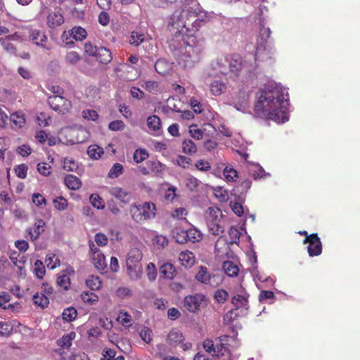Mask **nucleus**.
<instances>
[{"instance_id": "obj_1", "label": "nucleus", "mask_w": 360, "mask_h": 360, "mask_svg": "<svg viewBox=\"0 0 360 360\" xmlns=\"http://www.w3.org/2000/svg\"><path fill=\"white\" fill-rule=\"evenodd\" d=\"M210 20V14L200 9L196 1L190 4H181V8L175 10L169 18L167 30L186 44V55L182 59L186 68L192 67L200 60L202 49L195 34Z\"/></svg>"}, {"instance_id": "obj_2", "label": "nucleus", "mask_w": 360, "mask_h": 360, "mask_svg": "<svg viewBox=\"0 0 360 360\" xmlns=\"http://www.w3.org/2000/svg\"><path fill=\"white\" fill-rule=\"evenodd\" d=\"M288 93L277 84L265 86L255 105V112L259 117L280 123L288 120L286 111Z\"/></svg>"}, {"instance_id": "obj_3", "label": "nucleus", "mask_w": 360, "mask_h": 360, "mask_svg": "<svg viewBox=\"0 0 360 360\" xmlns=\"http://www.w3.org/2000/svg\"><path fill=\"white\" fill-rule=\"evenodd\" d=\"M219 71L224 75L231 74V77H238L245 69V63L238 54L228 56L224 60L222 58L217 61Z\"/></svg>"}, {"instance_id": "obj_4", "label": "nucleus", "mask_w": 360, "mask_h": 360, "mask_svg": "<svg viewBox=\"0 0 360 360\" xmlns=\"http://www.w3.org/2000/svg\"><path fill=\"white\" fill-rule=\"evenodd\" d=\"M156 205L152 202H145L143 204H131L129 214L136 223L143 224L155 217Z\"/></svg>"}, {"instance_id": "obj_5", "label": "nucleus", "mask_w": 360, "mask_h": 360, "mask_svg": "<svg viewBox=\"0 0 360 360\" xmlns=\"http://www.w3.org/2000/svg\"><path fill=\"white\" fill-rule=\"evenodd\" d=\"M142 257V252L136 248H131L127 255L126 263L127 274L131 279H138L141 276Z\"/></svg>"}, {"instance_id": "obj_6", "label": "nucleus", "mask_w": 360, "mask_h": 360, "mask_svg": "<svg viewBox=\"0 0 360 360\" xmlns=\"http://www.w3.org/2000/svg\"><path fill=\"white\" fill-rule=\"evenodd\" d=\"M207 223L210 232L214 236H221L225 231L222 213L220 209L210 207L207 217Z\"/></svg>"}, {"instance_id": "obj_7", "label": "nucleus", "mask_w": 360, "mask_h": 360, "mask_svg": "<svg viewBox=\"0 0 360 360\" xmlns=\"http://www.w3.org/2000/svg\"><path fill=\"white\" fill-rule=\"evenodd\" d=\"M84 51L89 56L96 58L102 64L107 65L112 60V53L110 49L103 46H95L89 41L85 43Z\"/></svg>"}, {"instance_id": "obj_8", "label": "nucleus", "mask_w": 360, "mask_h": 360, "mask_svg": "<svg viewBox=\"0 0 360 360\" xmlns=\"http://www.w3.org/2000/svg\"><path fill=\"white\" fill-rule=\"evenodd\" d=\"M207 299L201 293L189 295L184 297V307L191 313L195 314L200 311L201 308L207 305Z\"/></svg>"}, {"instance_id": "obj_9", "label": "nucleus", "mask_w": 360, "mask_h": 360, "mask_svg": "<svg viewBox=\"0 0 360 360\" xmlns=\"http://www.w3.org/2000/svg\"><path fill=\"white\" fill-rule=\"evenodd\" d=\"M48 102L53 110L63 115L69 112L72 108L71 102L60 95L49 96Z\"/></svg>"}, {"instance_id": "obj_10", "label": "nucleus", "mask_w": 360, "mask_h": 360, "mask_svg": "<svg viewBox=\"0 0 360 360\" xmlns=\"http://www.w3.org/2000/svg\"><path fill=\"white\" fill-rule=\"evenodd\" d=\"M65 132L66 136L70 137L67 141L70 144L84 143L89 136L88 131L82 127L68 129Z\"/></svg>"}, {"instance_id": "obj_11", "label": "nucleus", "mask_w": 360, "mask_h": 360, "mask_svg": "<svg viewBox=\"0 0 360 360\" xmlns=\"http://www.w3.org/2000/svg\"><path fill=\"white\" fill-rule=\"evenodd\" d=\"M303 244H308V255L313 257L322 253V243L317 233H311L307 238H304Z\"/></svg>"}, {"instance_id": "obj_12", "label": "nucleus", "mask_w": 360, "mask_h": 360, "mask_svg": "<svg viewBox=\"0 0 360 360\" xmlns=\"http://www.w3.org/2000/svg\"><path fill=\"white\" fill-rule=\"evenodd\" d=\"M89 245L95 268L100 271L105 270L107 267V263L103 253L96 246L92 240H89Z\"/></svg>"}, {"instance_id": "obj_13", "label": "nucleus", "mask_w": 360, "mask_h": 360, "mask_svg": "<svg viewBox=\"0 0 360 360\" xmlns=\"http://www.w3.org/2000/svg\"><path fill=\"white\" fill-rule=\"evenodd\" d=\"M30 40L38 46L43 49L50 50L51 49V43L49 41L48 37L44 32L39 30H33L30 34Z\"/></svg>"}, {"instance_id": "obj_14", "label": "nucleus", "mask_w": 360, "mask_h": 360, "mask_svg": "<svg viewBox=\"0 0 360 360\" xmlns=\"http://www.w3.org/2000/svg\"><path fill=\"white\" fill-rule=\"evenodd\" d=\"M75 270L71 266H68L65 269L61 271L57 276V285L64 290H68L71 284L70 276L74 275Z\"/></svg>"}, {"instance_id": "obj_15", "label": "nucleus", "mask_w": 360, "mask_h": 360, "mask_svg": "<svg viewBox=\"0 0 360 360\" xmlns=\"http://www.w3.org/2000/svg\"><path fill=\"white\" fill-rule=\"evenodd\" d=\"M274 51L272 49H268L266 46V41L256 47L255 53V59L257 60H266L271 58Z\"/></svg>"}, {"instance_id": "obj_16", "label": "nucleus", "mask_w": 360, "mask_h": 360, "mask_svg": "<svg viewBox=\"0 0 360 360\" xmlns=\"http://www.w3.org/2000/svg\"><path fill=\"white\" fill-rule=\"evenodd\" d=\"M156 72L162 76L170 75L173 70V63L168 62L165 59H158L155 63Z\"/></svg>"}, {"instance_id": "obj_17", "label": "nucleus", "mask_w": 360, "mask_h": 360, "mask_svg": "<svg viewBox=\"0 0 360 360\" xmlns=\"http://www.w3.org/2000/svg\"><path fill=\"white\" fill-rule=\"evenodd\" d=\"M45 225V221L43 219H37L34 224L33 229L29 228L27 229L32 241H36L40 235L44 232Z\"/></svg>"}, {"instance_id": "obj_18", "label": "nucleus", "mask_w": 360, "mask_h": 360, "mask_svg": "<svg viewBox=\"0 0 360 360\" xmlns=\"http://www.w3.org/2000/svg\"><path fill=\"white\" fill-rule=\"evenodd\" d=\"M229 335H222L215 340V349H216V356H224L226 353H229V346H228V338Z\"/></svg>"}, {"instance_id": "obj_19", "label": "nucleus", "mask_w": 360, "mask_h": 360, "mask_svg": "<svg viewBox=\"0 0 360 360\" xmlns=\"http://www.w3.org/2000/svg\"><path fill=\"white\" fill-rule=\"evenodd\" d=\"M64 22L63 15L56 11H51L47 16V25L49 27L55 28Z\"/></svg>"}, {"instance_id": "obj_20", "label": "nucleus", "mask_w": 360, "mask_h": 360, "mask_svg": "<svg viewBox=\"0 0 360 360\" xmlns=\"http://www.w3.org/2000/svg\"><path fill=\"white\" fill-rule=\"evenodd\" d=\"M110 194L124 203L129 202L131 199L130 193L120 187L112 188Z\"/></svg>"}, {"instance_id": "obj_21", "label": "nucleus", "mask_w": 360, "mask_h": 360, "mask_svg": "<svg viewBox=\"0 0 360 360\" xmlns=\"http://www.w3.org/2000/svg\"><path fill=\"white\" fill-rule=\"evenodd\" d=\"M179 260L182 266L191 267L195 263V257L192 252L186 250L179 254Z\"/></svg>"}, {"instance_id": "obj_22", "label": "nucleus", "mask_w": 360, "mask_h": 360, "mask_svg": "<svg viewBox=\"0 0 360 360\" xmlns=\"http://www.w3.org/2000/svg\"><path fill=\"white\" fill-rule=\"evenodd\" d=\"M184 340L183 334L177 329H172L167 335L169 345L176 346L178 343H182Z\"/></svg>"}, {"instance_id": "obj_23", "label": "nucleus", "mask_w": 360, "mask_h": 360, "mask_svg": "<svg viewBox=\"0 0 360 360\" xmlns=\"http://www.w3.org/2000/svg\"><path fill=\"white\" fill-rule=\"evenodd\" d=\"M249 295L246 292L238 294L232 297L231 302L236 307V309L245 307L247 309L248 304Z\"/></svg>"}, {"instance_id": "obj_24", "label": "nucleus", "mask_w": 360, "mask_h": 360, "mask_svg": "<svg viewBox=\"0 0 360 360\" xmlns=\"http://www.w3.org/2000/svg\"><path fill=\"white\" fill-rule=\"evenodd\" d=\"M175 274V267L170 263H165L160 268V274L164 278L172 279Z\"/></svg>"}, {"instance_id": "obj_25", "label": "nucleus", "mask_w": 360, "mask_h": 360, "mask_svg": "<svg viewBox=\"0 0 360 360\" xmlns=\"http://www.w3.org/2000/svg\"><path fill=\"white\" fill-rule=\"evenodd\" d=\"M64 182L66 186L70 190L76 191L82 186L81 180L76 176L68 174L65 176Z\"/></svg>"}, {"instance_id": "obj_26", "label": "nucleus", "mask_w": 360, "mask_h": 360, "mask_svg": "<svg viewBox=\"0 0 360 360\" xmlns=\"http://www.w3.org/2000/svg\"><path fill=\"white\" fill-rule=\"evenodd\" d=\"M10 120L12 123V127L15 129H20L25 124V115L22 112L12 113L10 117Z\"/></svg>"}, {"instance_id": "obj_27", "label": "nucleus", "mask_w": 360, "mask_h": 360, "mask_svg": "<svg viewBox=\"0 0 360 360\" xmlns=\"http://www.w3.org/2000/svg\"><path fill=\"white\" fill-rule=\"evenodd\" d=\"M142 87L147 91L153 94H158L162 91V89L160 85L159 82L155 80H147L145 81L144 84H142Z\"/></svg>"}, {"instance_id": "obj_28", "label": "nucleus", "mask_w": 360, "mask_h": 360, "mask_svg": "<svg viewBox=\"0 0 360 360\" xmlns=\"http://www.w3.org/2000/svg\"><path fill=\"white\" fill-rule=\"evenodd\" d=\"M182 152L185 154L193 155L197 152V146L191 139H184L181 144Z\"/></svg>"}, {"instance_id": "obj_29", "label": "nucleus", "mask_w": 360, "mask_h": 360, "mask_svg": "<svg viewBox=\"0 0 360 360\" xmlns=\"http://www.w3.org/2000/svg\"><path fill=\"white\" fill-rule=\"evenodd\" d=\"M223 269L228 276H236L238 274V266L231 261H226L223 263Z\"/></svg>"}, {"instance_id": "obj_30", "label": "nucleus", "mask_w": 360, "mask_h": 360, "mask_svg": "<svg viewBox=\"0 0 360 360\" xmlns=\"http://www.w3.org/2000/svg\"><path fill=\"white\" fill-rule=\"evenodd\" d=\"M147 126L152 131H159L162 127L160 118L155 115L149 116L147 118Z\"/></svg>"}, {"instance_id": "obj_31", "label": "nucleus", "mask_w": 360, "mask_h": 360, "mask_svg": "<svg viewBox=\"0 0 360 360\" xmlns=\"http://www.w3.org/2000/svg\"><path fill=\"white\" fill-rule=\"evenodd\" d=\"M210 91L214 96H219L224 93L226 89V86L224 83L215 80L210 84Z\"/></svg>"}, {"instance_id": "obj_32", "label": "nucleus", "mask_w": 360, "mask_h": 360, "mask_svg": "<svg viewBox=\"0 0 360 360\" xmlns=\"http://www.w3.org/2000/svg\"><path fill=\"white\" fill-rule=\"evenodd\" d=\"M172 162L183 169H188L191 165V159L188 157L179 155L175 160H172Z\"/></svg>"}, {"instance_id": "obj_33", "label": "nucleus", "mask_w": 360, "mask_h": 360, "mask_svg": "<svg viewBox=\"0 0 360 360\" xmlns=\"http://www.w3.org/2000/svg\"><path fill=\"white\" fill-rule=\"evenodd\" d=\"M68 35L73 34V39L75 41H82L87 36L86 31L82 27H75L71 29V32H68Z\"/></svg>"}, {"instance_id": "obj_34", "label": "nucleus", "mask_w": 360, "mask_h": 360, "mask_svg": "<svg viewBox=\"0 0 360 360\" xmlns=\"http://www.w3.org/2000/svg\"><path fill=\"white\" fill-rule=\"evenodd\" d=\"M87 154L91 159L98 160L103 154V150L97 145H91L88 148Z\"/></svg>"}, {"instance_id": "obj_35", "label": "nucleus", "mask_w": 360, "mask_h": 360, "mask_svg": "<svg viewBox=\"0 0 360 360\" xmlns=\"http://www.w3.org/2000/svg\"><path fill=\"white\" fill-rule=\"evenodd\" d=\"M82 301L88 304H95L98 301V296L93 292H84L81 295Z\"/></svg>"}, {"instance_id": "obj_36", "label": "nucleus", "mask_w": 360, "mask_h": 360, "mask_svg": "<svg viewBox=\"0 0 360 360\" xmlns=\"http://www.w3.org/2000/svg\"><path fill=\"white\" fill-rule=\"evenodd\" d=\"M80 60L81 56L76 51L68 52L65 56V61L68 65H76Z\"/></svg>"}, {"instance_id": "obj_37", "label": "nucleus", "mask_w": 360, "mask_h": 360, "mask_svg": "<svg viewBox=\"0 0 360 360\" xmlns=\"http://www.w3.org/2000/svg\"><path fill=\"white\" fill-rule=\"evenodd\" d=\"M63 168L68 172H77L78 165L73 158H65L63 160Z\"/></svg>"}, {"instance_id": "obj_38", "label": "nucleus", "mask_w": 360, "mask_h": 360, "mask_svg": "<svg viewBox=\"0 0 360 360\" xmlns=\"http://www.w3.org/2000/svg\"><path fill=\"white\" fill-rule=\"evenodd\" d=\"M72 335L75 336V333H71L70 335H63L61 339L58 340V345L61 347V349H59L58 350L60 354H62L60 350L63 349H68L72 345Z\"/></svg>"}, {"instance_id": "obj_39", "label": "nucleus", "mask_w": 360, "mask_h": 360, "mask_svg": "<svg viewBox=\"0 0 360 360\" xmlns=\"http://www.w3.org/2000/svg\"><path fill=\"white\" fill-rule=\"evenodd\" d=\"M45 262L47 267L50 269H54L59 266L60 264V261L58 257H57L56 255L53 253L46 255Z\"/></svg>"}, {"instance_id": "obj_40", "label": "nucleus", "mask_w": 360, "mask_h": 360, "mask_svg": "<svg viewBox=\"0 0 360 360\" xmlns=\"http://www.w3.org/2000/svg\"><path fill=\"white\" fill-rule=\"evenodd\" d=\"M86 284L88 288L92 290H97L100 289L102 285L101 281L98 276H90L86 281Z\"/></svg>"}, {"instance_id": "obj_41", "label": "nucleus", "mask_w": 360, "mask_h": 360, "mask_svg": "<svg viewBox=\"0 0 360 360\" xmlns=\"http://www.w3.org/2000/svg\"><path fill=\"white\" fill-rule=\"evenodd\" d=\"M195 278L202 283H208L210 280V275L207 271V269L205 266H200L195 275Z\"/></svg>"}, {"instance_id": "obj_42", "label": "nucleus", "mask_w": 360, "mask_h": 360, "mask_svg": "<svg viewBox=\"0 0 360 360\" xmlns=\"http://www.w3.org/2000/svg\"><path fill=\"white\" fill-rule=\"evenodd\" d=\"M62 316L65 321L71 322L76 319L77 311L74 307H68L63 310Z\"/></svg>"}, {"instance_id": "obj_43", "label": "nucleus", "mask_w": 360, "mask_h": 360, "mask_svg": "<svg viewBox=\"0 0 360 360\" xmlns=\"http://www.w3.org/2000/svg\"><path fill=\"white\" fill-rule=\"evenodd\" d=\"M117 320L125 327H129L131 325V316L126 311H120Z\"/></svg>"}, {"instance_id": "obj_44", "label": "nucleus", "mask_w": 360, "mask_h": 360, "mask_svg": "<svg viewBox=\"0 0 360 360\" xmlns=\"http://www.w3.org/2000/svg\"><path fill=\"white\" fill-rule=\"evenodd\" d=\"M172 236L179 243L183 244L188 242V233H186V230H179L176 229L172 231Z\"/></svg>"}, {"instance_id": "obj_45", "label": "nucleus", "mask_w": 360, "mask_h": 360, "mask_svg": "<svg viewBox=\"0 0 360 360\" xmlns=\"http://www.w3.org/2000/svg\"><path fill=\"white\" fill-rule=\"evenodd\" d=\"M124 172L123 166L120 163H115L113 165L112 168L110 169L108 176L110 179L117 178Z\"/></svg>"}, {"instance_id": "obj_46", "label": "nucleus", "mask_w": 360, "mask_h": 360, "mask_svg": "<svg viewBox=\"0 0 360 360\" xmlns=\"http://www.w3.org/2000/svg\"><path fill=\"white\" fill-rule=\"evenodd\" d=\"M149 155L146 149H136L134 153L133 159L136 163H141L148 158Z\"/></svg>"}, {"instance_id": "obj_47", "label": "nucleus", "mask_w": 360, "mask_h": 360, "mask_svg": "<svg viewBox=\"0 0 360 360\" xmlns=\"http://www.w3.org/2000/svg\"><path fill=\"white\" fill-rule=\"evenodd\" d=\"M186 233H188V241L195 243V241H199L202 238V233L196 229H190L188 230H186Z\"/></svg>"}, {"instance_id": "obj_48", "label": "nucleus", "mask_w": 360, "mask_h": 360, "mask_svg": "<svg viewBox=\"0 0 360 360\" xmlns=\"http://www.w3.org/2000/svg\"><path fill=\"white\" fill-rule=\"evenodd\" d=\"M237 309H233L229 310L227 313H226L223 317L224 323L226 325H230L233 323V322L237 319L238 316V314L237 312Z\"/></svg>"}, {"instance_id": "obj_49", "label": "nucleus", "mask_w": 360, "mask_h": 360, "mask_svg": "<svg viewBox=\"0 0 360 360\" xmlns=\"http://www.w3.org/2000/svg\"><path fill=\"white\" fill-rule=\"evenodd\" d=\"M148 167L153 172L156 174H161L165 169V165L159 161H149L147 162Z\"/></svg>"}, {"instance_id": "obj_50", "label": "nucleus", "mask_w": 360, "mask_h": 360, "mask_svg": "<svg viewBox=\"0 0 360 360\" xmlns=\"http://www.w3.org/2000/svg\"><path fill=\"white\" fill-rule=\"evenodd\" d=\"M223 174L227 181H235L238 178V172L233 168L228 167H225L223 171Z\"/></svg>"}, {"instance_id": "obj_51", "label": "nucleus", "mask_w": 360, "mask_h": 360, "mask_svg": "<svg viewBox=\"0 0 360 360\" xmlns=\"http://www.w3.org/2000/svg\"><path fill=\"white\" fill-rule=\"evenodd\" d=\"M152 330L148 327H143L139 333V336L146 344H149L152 341Z\"/></svg>"}, {"instance_id": "obj_52", "label": "nucleus", "mask_w": 360, "mask_h": 360, "mask_svg": "<svg viewBox=\"0 0 360 360\" xmlns=\"http://www.w3.org/2000/svg\"><path fill=\"white\" fill-rule=\"evenodd\" d=\"M33 301L36 305H38L42 308L48 307L49 304V298L44 295H36L33 297Z\"/></svg>"}, {"instance_id": "obj_53", "label": "nucleus", "mask_w": 360, "mask_h": 360, "mask_svg": "<svg viewBox=\"0 0 360 360\" xmlns=\"http://www.w3.org/2000/svg\"><path fill=\"white\" fill-rule=\"evenodd\" d=\"M144 41V35L138 32H131L129 43L136 46H139L141 43Z\"/></svg>"}, {"instance_id": "obj_54", "label": "nucleus", "mask_w": 360, "mask_h": 360, "mask_svg": "<svg viewBox=\"0 0 360 360\" xmlns=\"http://www.w3.org/2000/svg\"><path fill=\"white\" fill-rule=\"evenodd\" d=\"M187 214H188V212L184 207H179V208L174 209L171 212V217L173 219H178V220L186 219V216Z\"/></svg>"}, {"instance_id": "obj_55", "label": "nucleus", "mask_w": 360, "mask_h": 360, "mask_svg": "<svg viewBox=\"0 0 360 360\" xmlns=\"http://www.w3.org/2000/svg\"><path fill=\"white\" fill-rule=\"evenodd\" d=\"M153 244L159 248H165L168 245L169 240L167 238L162 235H158L153 240Z\"/></svg>"}, {"instance_id": "obj_56", "label": "nucleus", "mask_w": 360, "mask_h": 360, "mask_svg": "<svg viewBox=\"0 0 360 360\" xmlns=\"http://www.w3.org/2000/svg\"><path fill=\"white\" fill-rule=\"evenodd\" d=\"M46 273L45 267L43 262L40 260H37L34 262V274L39 278H42Z\"/></svg>"}, {"instance_id": "obj_57", "label": "nucleus", "mask_w": 360, "mask_h": 360, "mask_svg": "<svg viewBox=\"0 0 360 360\" xmlns=\"http://www.w3.org/2000/svg\"><path fill=\"white\" fill-rule=\"evenodd\" d=\"M189 133L191 136L196 140H201L203 138L202 130L198 128L196 124H192L189 127Z\"/></svg>"}, {"instance_id": "obj_58", "label": "nucleus", "mask_w": 360, "mask_h": 360, "mask_svg": "<svg viewBox=\"0 0 360 360\" xmlns=\"http://www.w3.org/2000/svg\"><path fill=\"white\" fill-rule=\"evenodd\" d=\"M82 117L90 121H96L98 120L99 115L97 111L94 110H84L82 111Z\"/></svg>"}, {"instance_id": "obj_59", "label": "nucleus", "mask_w": 360, "mask_h": 360, "mask_svg": "<svg viewBox=\"0 0 360 360\" xmlns=\"http://www.w3.org/2000/svg\"><path fill=\"white\" fill-rule=\"evenodd\" d=\"M116 352L112 349H108L105 351L103 357L101 360H124L122 355L115 356Z\"/></svg>"}, {"instance_id": "obj_60", "label": "nucleus", "mask_w": 360, "mask_h": 360, "mask_svg": "<svg viewBox=\"0 0 360 360\" xmlns=\"http://www.w3.org/2000/svg\"><path fill=\"white\" fill-rule=\"evenodd\" d=\"M53 206L58 210H65L68 207V201L67 200L62 197H58L53 201Z\"/></svg>"}, {"instance_id": "obj_61", "label": "nucleus", "mask_w": 360, "mask_h": 360, "mask_svg": "<svg viewBox=\"0 0 360 360\" xmlns=\"http://www.w3.org/2000/svg\"><path fill=\"white\" fill-rule=\"evenodd\" d=\"M202 346L207 352L212 354L213 356H216L215 342H214L213 340L210 339H206L203 342Z\"/></svg>"}, {"instance_id": "obj_62", "label": "nucleus", "mask_w": 360, "mask_h": 360, "mask_svg": "<svg viewBox=\"0 0 360 360\" xmlns=\"http://www.w3.org/2000/svg\"><path fill=\"white\" fill-rule=\"evenodd\" d=\"M38 172L44 176H48L51 174V167L46 162H40L37 165Z\"/></svg>"}, {"instance_id": "obj_63", "label": "nucleus", "mask_w": 360, "mask_h": 360, "mask_svg": "<svg viewBox=\"0 0 360 360\" xmlns=\"http://www.w3.org/2000/svg\"><path fill=\"white\" fill-rule=\"evenodd\" d=\"M229 297V293L224 289H218L214 295L215 300L219 303H224Z\"/></svg>"}, {"instance_id": "obj_64", "label": "nucleus", "mask_w": 360, "mask_h": 360, "mask_svg": "<svg viewBox=\"0 0 360 360\" xmlns=\"http://www.w3.org/2000/svg\"><path fill=\"white\" fill-rule=\"evenodd\" d=\"M90 201L92 205L97 209H103L105 207L103 199L97 194H92L90 196Z\"/></svg>"}]
</instances>
